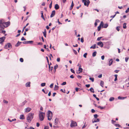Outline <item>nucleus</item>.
Wrapping results in <instances>:
<instances>
[{
	"mask_svg": "<svg viewBox=\"0 0 129 129\" xmlns=\"http://www.w3.org/2000/svg\"><path fill=\"white\" fill-rule=\"evenodd\" d=\"M10 24V22L8 21L6 22H4L3 20H0V28L2 29H4L5 28L8 26Z\"/></svg>",
	"mask_w": 129,
	"mask_h": 129,
	"instance_id": "obj_1",
	"label": "nucleus"
},
{
	"mask_svg": "<svg viewBox=\"0 0 129 129\" xmlns=\"http://www.w3.org/2000/svg\"><path fill=\"white\" fill-rule=\"evenodd\" d=\"M34 113H29L27 116L26 119L27 121L30 123L33 118Z\"/></svg>",
	"mask_w": 129,
	"mask_h": 129,
	"instance_id": "obj_2",
	"label": "nucleus"
},
{
	"mask_svg": "<svg viewBox=\"0 0 129 129\" xmlns=\"http://www.w3.org/2000/svg\"><path fill=\"white\" fill-rule=\"evenodd\" d=\"M45 116V113L43 112L39 111V116L40 120L41 121L43 120Z\"/></svg>",
	"mask_w": 129,
	"mask_h": 129,
	"instance_id": "obj_3",
	"label": "nucleus"
},
{
	"mask_svg": "<svg viewBox=\"0 0 129 129\" xmlns=\"http://www.w3.org/2000/svg\"><path fill=\"white\" fill-rule=\"evenodd\" d=\"M48 120H50L52 117V113L51 111L48 110L47 112Z\"/></svg>",
	"mask_w": 129,
	"mask_h": 129,
	"instance_id": "obj_4",
	"label": "nucleus"
},
{
	"mask_svg": "<svg viewBox=\"0 0 129 129\" xmlns=\"http://www.w3.org/2000/svg\"><path fill=\"white\" fill-rule=\"evenodd\" d=\"M82 2L84 3V5L88 7L90 2L89 0H82Z\"/></svg>",
	"mask_w": 129,
	"mask_h": 129,
	"instance_id": "obj_5",
	"label": "nucleus"
},
{
	"mask_svg": "<svg viewBox=\"0 0 129 129\" xmlns=\"http://www.w3.org/2000/svg\"><path fill=\"white\" fill-rule=\"evenodd\" d=\"M12 46L11 44L10 43H8L5 46L4 48L6 49L9 48L10 49L12 48Z\"/></svg>",
	"mask_w": 129,
	"mask_h": 129,
	"instance_id": "obj_6",
	"label": "nucleus"
},
{
	"mask_svg": "<svg viewBox=\"0 0 129 129\" xmlns=\"http://www.w3.org/2000/svg\"><path fill=\"white\" fill-rule=\"evenodd\" d=\"M77 123L76 122L72 121L71 123L70 124V126L71 127L77 126Z\"/></svg>",
	"mask_w": 129,
	"mask_h": 129,
	"instance_id": "obj_7",
	"label": "nucleus"
},
{
	"mask_svg": "<svg viewBox=\"0 0 129 129\" xmlns=\"http://www.w3.org/2000/svg\"><path fill=\"white\" fill-rule=\"evenodd\" d=\"M5 39V37H3L0 38V44H2L3 42Z\"/></svg>",
	"mask_w": 129,
	"mask_h": 129,
	"instance_id": "obj_8",
	"label": "nucleus"
},
{
	"mask_svg": "<svg viewBox=\"0 0 129 129\" xmlns=\"http://www.w3.org/2000/svg\"><path fill=\"white\" fill-rule=\"evenodd\" d=\"M31 110V108L29 107H27L25 109V112L27 113L29 112Z\"/></svg>",
	"mask_w": 129,
	"mask_h": 129,
	"instance_id": "obj_9",
	"label": "nucleus"
},
{
	"mask_svg": "<svg viewBox=\"0 0 129 129\" xmlns=\"http://www.w3.org/2000/svg\"><path fill=\"white\" fill-rule=\"evenodd\" d=\"M97 45L100 46L101 47H103V44L102 42H99L97 43Z\"/></svg>",
	"mask_w": 129,
	"mask_h": 129,
	"instance_id": "obj_10",
	"label": "nucleus"
},
{
	"mask_svg": "<svg viewBox=\"0 0 129 129\" xmlns=\"http://www.w3.org/2000/svg\"><path fill=\"white\" fill-rule=\"evenodd\" d=\"M55 10L53 11H52V13L51 14V15H50V17L52 18V17H53L55 15Z\"/></svg>",
	"mask_w": 129,
	"mask_h": 129,
	"instance_id": "obj_11",
	"label": "nucleus"
},
{
	"mask_svg": "<svg viewBox=\"0 0 129 129\" xmlns=\"http://www.w3.org/2000/svg\"><path fill=\"white\" fill-rule=\"evenodd\" d=\"M126 96L124 97H122L120 96H119L118 97V99L119 100H124L125 99H126Z\"/></svg>",
	"mask_w": 129,
	"mask_h": 129,
	"instance_id": "obj_12",
	"label": "nucleus"
},
{
	"mask_svg": "<svg viewBox=\"0 0 129 129\" xmlns=\"http://www.w3.org/2000/svg\"><path fill=\"white\" fill-rule=\"evenodd\" d=\"M99 121L100 120L99 118H96V120H94V119H93L92 120V121L93 123H94V122H99Z\"/></svg>",
	"mask_w": 129,
	"mask_h": 129,
	"instance_id": "obj_13",
	"label": "nucleus"
},
{
	"mask_svg": "<svg viewBox=\"0 0 129 129\" xmlns=\"http://www.w3.org/2000/svg\"><path fill=\"white\" fill-rule=\"evenodd\" d=\"M113 60L112 59H111L109 61V66H110L111 65L113 62Z\"/></svg>",
	"mask_w": 129,
	"mask_h": 129,
	"instance_id": "obj_14",
	"label": "nucleus"
},
{
	"mask_svg": "<svg viewBox=\"0 0 129 129\" xmlns=\"http://www.w3.org/2000/svg\"><path fill=\"white\" fill-rule=\"evenodd\" d=\"M43 34L44 37L46 38V31L45 29L44 30V31L43 32Z\"/></svg>",
	"mask_w": 129,
	"mask_h": 129,
	"instance_id": "obj_15",
	"label": "nucleus"
},
{
	"mask_svg": "<svg viewBox=\"0 0 129 129\" xmlns=\"http://www.w3.org/2000/svg\"><path fill=\"white\" fill-rule=\"evenodd\" d=\"M27 102V101L25 100L24 102H23L22 103H21L20 104V106H23L24 105H25V104Z\"/></svg>",
	"mask_w": 129,
	"mask_h": 129,
	"instance_id": "obj_16",
	"label": "nucleus"
},
{
	"mask_svg": "<svg viewBox=\"0 0 129 129\" xmlns=\"http://www.w3.org/2000/svg\"><path fill=\"white\" fill-rule=\"evenodd\" d=\"M22 42L18 41L17 43L15 45V46L16 47H18L19 46L21 43Z\"/></svg>",
	"mask_w": 129,
	"mask_h": 129,
	"instance_id": "obj_17",
	"label": "nucleus"
},
{
	"mask_svg": "<svg viewBox=\"0 0 129 129\" xmlns=\"http://www.w3.org/2000/svg\"><path fill=\"white\" fill-rule=\"evenodd\" d=\"M58 119L57 118H56L55 120L54 124L55 125H56L57 123H58Z\"/></svg>",
	"mask_w": 129,
	"mask_h": 129,
	"instance_id": "obj_18",
	"label": "nucleus"
},
{
	"mask_svg": "<svg viewBox=\"0 0 129 129\" xmlns=\"http://www.w3.org/2000/svg\"><path fill=\"white\" fill-rule=\"evenodd\" d=\"M59 6L58 4H56L55 5V8L56 10H57L59 8Z\"/></svg>",
	"mask_w": 129,
	"mask_h": 129,
	"instance_id": "obj_19",
	"label": "nucleus"
},
{
	"mask_svg": "<svg viewBox=\"0 0 129 129\" xmlns=\"http://www.w3.org/2000/svg\"><path fill=\"white\" fill-rule=\"evenodd\" d=\"M30 82H28L26 83L25 84L26 86L27 87H29L30 86Z\"/></svg>",
	"mask_w": 129,
	"mask_h": 129,
	"instance_id": "obj_20",
	"label": "nucleus"
},
{
	"mask_svg": "<svg viewBox=\"0 0 129 129\" xmlns=\"http://www.w3.org/2000/svg\"><path fill=\"white\" fill-rule=\"evenodd\" d=\"M20 119H24V115L23 114L21 115L20 116Z\"/></svg>",
	"mask_w": 129,
	"mask_h": 129,
	"instance_id": "obj_21",
	"label": "nucleus"
},
{
	"mask_svg": "<svg viewBox=\"0 0 129 129\" xmlns=\"http://www.w3.org/2000/svg\"><path fill=\"white\" fill-rule=\"evenodd\" d=\"M74 5V3H73V1H72L71 5L70 8V10H71L73 9V7Z\"/></svg>",
	"mask_w": 129,
	"mask_h": 129,
	"instance_id": "obj_22",
	"label": "nucleus"
},
{
	"mask_svg": "<svg viewBox=\"0 0 129 129\" xmlns=\"http://www.w3.org/2000/svg\"><path fill=\"white\" fill-rule=\"evenodd\" d=\"M104 82L103 81H101L100 83V85L102 87H103V85L104 84Z\"/></svg>",
	"mask_w": 129,
	"mask_h": 129,
	"instance_id": "obj_23",
	"label": "nucleus"
},
{
	"mask_svg": "<svg viewBox=\"0 0 129 129\" xmlns=\"http://www.w3.org/2000/svg\"><path fill=\"white\" fill-rule=\"evenodd\" d=\"M96 44H94L92 45L90 47V48H92L93 49H95L96 48Z\"/></svg>",
	"mask_w": 129,
	"mask_h": 129,
	"instance_id": "obj_24",
	"label": "nucleus"
},
{
	"mask_svg": "<svg viewBox=\"0 0 129 129\" xmlns=\"http://www.w3.org/2000/svg\"><path fill=\"white\" fill-rule=\"evenodd\" d=\"M97 107L98 108H100L101 110L105 108V107H102L100 106H99Z\"/></svg>",
	"mask_w": 129,
	"mask_h": 129,
	"instance_id": "obj_25",
	"label": "nucleus"
},
{
	"mask_svg": "<svg viewBox=\"0 0 129 129\" xmlns=\"http://www.w3.org/2000/svg\"><path fill=\"white\" fill-rule=\"evenodd\" d=\"M58 86H57L56 85H55L54 89L55 90H56L58 89Z\"/></svg>",
	"mask_w": 129,
	"mask_h": 129,
	"instance_id": "obj_26",
	"label": "nucleus"
},
{
	"mask_svg": "<svg viewBox=\"0 0 129 129\" xmlns=\"http://www.w3.org/2000/svg\"><path fill=\"white\" fill-rule=\"evenodd\" d=\"M34 41H27L28 44H33Z\"/></svg>",
	"mask_w": 129,
	"mask_h": 129,
	"instance_id": "obj_27",
	"label": "nucleus"
},
{
	"mask_svg": "<svg viewBox=\"0 0 129 129\" xmlns=\"http://www.w3.org/2000/svg\"><path fill=\"white\" fill-rule=\"evenodd\" d=\"M126 23H124L123 24V27L125 29L126 28Z\"/></svg>",
	"mask_w": 129,
	"mask_h": 129,
	"instance_id": "obj_28",
	"label": "nucleus"
},
{
	"mask_svg": "<svg viewBox=\"0 0 129 129\" xmlns=\"http://www.w3.org/2000/svg\"><path fill=\"white\" fill-rule=\"evenodd\" d=\"M6 31L5 30H2V29H0V33H3L4 34H5L6 33Z\"/></svg>",
	"mask_w": 129,
	"mask_h": 129,
	"instance_id": "obj_29",
	"label": "nucleus"
},
{
	"mask_svg": "<svg viewBox=\"0 0 129 129\" xmlns=\"http://www.w3.org/2000/svg\"><path fill=\"white\" fill-rule=\"evenodd\" d=\"M114 97H111L110 98L109 101H112L114 100Z\"/></svg>",
	"mask_w": 129,
	"mask_h": 129,
	"instance_id": "obj_30",
	"label": "nucleus"
},
{
	"mask_svg": "<svg viewBox=\"0 0 129 129\" xmlns=\"http://www.w3.org/2000/svg\"><path fill=\"white\" fill-rule=\"evenodd\" d=\"M96 51H94L92 53V56L94 57L95 56L96 54Z\"/></svg>",
	"mask_w": 129,
	"mask_h": 129,
	"instance_id": "obj_31",
	"label": "nucleus"
},
{
	"mask_svg": "<svg viewBox=\"0 0 129 129\" xmlns=\"http://www.w3.org/2000/svg\"><path fill=\"white\" fill-rule=\"evenodd\" d=\"M81 67V65H80L79 67V69L78 71L80 72H82V69Z\"/></svg>",
	"mask_w": 129,
	"mask_h": 129,
	"instance_id": "obj_32",
	"label": "nucleus"
},
{
	"mask_svg": "<svg viewBox=\"0 0 129 129\" xmlns=\"http://www.w3.org/2000/svg\"><path fill=\"white\" fill-rule=\"evenodd\" d=\"M90 90V91L93 92V93H94V91L93 89V88H91L89 90Z\"/></svg>",
	"mask_w": 129,
	"mask_h": 129,
	"instance_id": "obj_33",
	"label": "nucleus"
},
{
	"mask_svg": "<svg viewBox=\"0 0 129 129\" xmlns=\"http://www.w3.org/2000/svg\"><path fill=\"white\" fill-rule=\"evenodd\" d=\"M108 24L107 23H106L104 24V26L103 27L105 28H106L108 27Z\"/></svg>",
	"mask_w": 129,
	"mask_h": 129,
	"instance_id": "obj_34",
	"label": "nucleus"
},
{
	"mask_svg": "<svg viewBox=\"0 0 129 129\" xmlns=\"http://www.w3.org/2000/svg\"><path fill=\"white\" fill-rule=\"evenodd\" d=\"M87 124H86V122H85L84 123V125L82 126V128H85L87 126Z\"/></svg>",
	"mask_w": 129,
	"mask_h": 129,
	"instance_id": "obj_35",
	"label": "nucleus"
},
{
	"mask_svg": "<svg viewBox=\"0 0 129 129\" xmlns=\"http://www.w3.org/2000/svg\"><path fill=\"white\" fill-rule=\"evenodd\" d=\"M58 66L57 64H56L54 66V69H55V71H56V69L57 68Z\"/></svg>",
	"mask_w": 129,
	"mask_h": 129,
	"instance_id": "obj_36",
	"label": "nucleus"
},
{
	"mask_svg": "<svg viewBox=\"0 0 129 129\" xmlns=\"http://www.w3.org/2000/svg\"><path fill=\"white\" fill-rule=\"evenodd\" d=\"M46 83H43L41 84V86L42 87H43L45 85Z\"/></svg>",
	"mask_w": 129,
	"mask_h": 129,
	"instance_id": "obj_37",
	"label": "nucleus"
},
{
	"mask_svg": "<svg viewBox=\"0 0 129 129\" xmlns=\"http://www.w3.org/2000/svg\"><path fill=\"white\" fill-rule=\"evenodd\" d=\"M52 1H51V2L49 6V8L50 9H51V8L52 7Z\"/></svg>",
	"mask_w": 129,
	"mask_h": 129,
	"instance_id": "obj_38",
	"label": "nucleus"
},
{
	"mask_svg": "<svg viewBox=\"0 0 129 129\" xmlns=\"http://www.w3.org/2000/svg\"><path fill=\"white\" fill-rule=\"evenodd\" d=\"M73 51L74 53L75 54L77 55V52L76 51V50H74V49H73Z\"/></svg>",
	"mask_w": 129,
	"mask_h": 129,
	"instance_id": "obj_39",
	"label": "nucleus"
},
{
	"mask_svg": "<svg viewBox=\"0 0 129 129\" xmlns=\"http://www.w3.org/2000/svg\"><path fill=\"white\" fill-rule=\"evenodd\" d=\"M115 125L116 127H120L121 125L119 124H115Z\"/></svg>",
	"mask_w": 129,
	"mask_h": 129,
	"instance_id": "obj_40",
	"label": "nucleus"
},
{
	"mask_svg": "<svg viewBox=\"0 0 129 129\" xmlns=\"http://www.w3.org/2000/svg\"><path fill=\"white\" fill-rule=\"evenodd\" d=\"M89 79L91 80L92 82H93L94 81V78H93L90 77L89 78Z\"/></svg>",
	"mask_w": 129,
	"mask_h": 129,
	"instance_id": "obj_41",
	"label": "nucleus"
},
{
	"mask_svg": "<svg viewBox=\"0 0 129 129\" xmlns=\"http://www.w3.org/2000/svg\"><path fill=\"white\" fill-rule=\"evenodd\" d=\"M101 26L100 25H99L98 27V31H99L101 29Z\"/></svg>",
	"mask_w": 129,
	"mask_h": 129,
	"instance_id": "obj_42",
	"label": "nucleus"
},
{
	"mask_svg": "<svg viewBox=\"0 0 129 129\" xmlns=\"http://www.w3.org/2000/svg\"><path fill=\"white\" fill-rule=\"evenodd\" d=\"M87 53H85L83 55V57L85 58H86V56H87Z\"/></svg>",
	"mask_w": 129,
	"mask_h": 129,
	"instance_id": "obj_43",
	"label": "nucleus"
},
{
	"mask_svg": "<svg viewBox=\"0 0 129 129\" xmlns=\"http://www.w3.org/2000/svg\"><path fill=\"white\" fill-rule=\"evenodd\" d=\"M100 25V26H102L103 27V22L102 21H101L100 23V25Z\"/></svg>",
	"mask_w": 129,
	"mask_h": 129,
	"instance_id": "obj_44",
	"label": "nucleus"
},
{
	"mask_svg": "<svg viewBox=\"0 0 129 129\" xmlns=\"http://www.w3.org/2000/svg\"><path fill=\"white\" fill-rule=\"evenodd\" d=\"M66 84V82H63L61 84V85H65Z\"/></svg>",
	"mask_w": 129,
	"mask_h": 129,
	"instance_id": "obj_45",
	"label": "nucleus"
},
{
	"mask_svg": "<svg viewBox=\"0 0 129 129\" xmlns=\"http://www.w3.org/2000/svg\"><path fill=\"white\" fill-rule=\"evenodd\" d=\"M98 116V115L97 114H95L94 115V117L95 118H97Z\"/></svg>",
	"mask_w": 129,
	"mask_h": 129,
	"instance_id": "obj_46",
	"label": "nucleus"
},
{
	"mask_svg": "<svg viewBox=\"0 0 129 129\" xmlns=\"http://www.w3.org/2000/svg\"><path fill=\"white\" fill-rule=\"evenodd\" d=\"M53 84L52 83L50 86V87L51 88H52L53 87Z\"/></svg>",
	"mask_w": 129,
	"mask_h": 129,
	"instance_id": "obj_47",
	"label": "nucleus"
},
{
	"mask_svg": "<svg viewBox=\"0 0 129 129\" xmlns=\"http://www.w3.org/2000/svg\"><path fill=\"white\" fill-rule=\"evenodd\" d=\"M84 41V39L83 37H82L81 39V42L82 43H83Z\"/></svg>",
	"mask_w": 129,
	"mask_h": 129,
	"instance_id": "obj_48",
	"label": "nucleus"
},
{
	"mask_svg": "<svg viewBox=\"0 0 129 129\" xmlns=\"http://www.w3.org/2000/svg\"><path fill=\"white\" fill-rule=\"evenodd\" d=\"M20 61L21 62H23V59L22 58H20Z\"/></svg>",
	"mask_w": 129,
	"mask_h": 129,
	"instance_id": "obj_49",
	"label": "nucleus"
},
{
	"mask_svg": "<svg viewBox=\"0 0 129 129\" xmlns=\"http://www.w3.org/2000/svg\"><path fill=\"white\" fill-rule=\"evenodd\" d=\"M27 41H25L23 42V43L24 44H28Z\"/></svg>",
	"mask_w": 129,
	"mask_h": 129,
	"instance_id": "obj_50",
	"label": "nucleus"
},
{
	"mask_svg": "<svg viewBox=\"0 0 129 129\" xmlns=\"http://www.w3.org/2000/svg\"><path fill=\"white\" fill-rule=\"evenodd\" d=\"M70 70L71 72L74 73H75V71L74 70H73L72 69H71Z\"/></svg>",
	"mask_w": 129,
	"mask_h": 129,
	"instance_id": "obj_51",
	"label": "nucleus"
},
{
	"mask_svg": "<svg viewBox=\"0 0 129 129\" xmlns=\"http://www.w3.org/2000/svg\"><path fill=\"white\" fill-rule=\"evenodd\" d=\"M102 37H101L98 38L97 39V40L98 41H100L101 40V39L102 38Z\"/></svg>",
	"mask_w": 129,
	"mask_h": 129,
	"instance_id": "obj_52",
	"label": "nucleus"
},
{
	"mask_svg": "<svg viewBox=\"0 0 129 129\" xmlns=\"http://www.w3.org/2000/svg\"><path fill=\"white\" fill-rule=\"evenodd\" d=\"M3 102L4 103H5V104H7L8 103V102L7 101H6L5 100H4Z\"/></svg>",
	"mask_w": 129,
	"mask_h": 129,
	"instance_id": "obj_53",
	"label": "nucleus"
},
{
	"mask_svg": "<svg viewBox=\"0 0 129 129\" xmlns=\"http://www.w3.org/2000/svg\"><path fill=\"white\" fill-rule=\"evenodd\" d=\"M129 11V8H128L125 11V13H127Z\"/></svg>",
	"mask_w": 129,
	"mask_h": 129,
	"instance_id": "obj_54",
	"label": "nucleus"
},
{
	"mask_svg": "<svg viewBox=\"0 0 129 129\" xmlns=\"http://www.w3.org/2000/svg\"><path fill=\"white\" fill-rule=\"evenodd\" d=\"M128 58L127 57H126L125 58V61L126 62H127L128 60Z\"/></svg>",
	"mask_w": 129,
	"mask_h": 129,
	"instance_id": "obj_55",
	"label": "nucleus"
},
{
	"mask_svg": "<svg viewBox=\"0 0 129 129\" xmlns=\"http://www.w3.org/2000/svg\"><path fill=\"white\" fill-rule=\"evenodd\" d=\"M119 27H120L119 26H117L116 27V29L118 31H119Z\"/></svg>",
	"mask_w": 129,
	"mask_h": 129,
	"instance_id": "obj_56",
	"label": "nucleus"
},
{
	"mask_svg": "<svg viewBox=\"0 0 129 129\" xmlns=\"http://www.w3.org/2000/svg\"><path fill=\"white\" fill-rule=\"evenodd\" d=\"M44 129H49V127L48 126H45Z\"/></svg>",
	"mask_w": 129,
	"mask_h": 129,
	"instance_id": "obj_57",
	"label": "nucleus"
},
{
	"mask_svg": "<svg viewBox=\"0 0 129 129\" xmlns=\"http://www.w3.org/2000/svg\"><path fill=\"white\" fill-rule=\"evenodd\" d=\"M21 40L22 41H24V40H26V39L24 38L23 37H22L21 39Z\"/></svg>",
	"mask_w": 129,
	"mask_h": 129,
	"instance_id": "obj_58",
	"label": "nucleus"
},
{
	"mask_svg": "<svg viewBox=\"0 0 129 129\" xmlns=\"http://www.w3.org/2000/svg\"><path fill=\"white\" fill-rule=\"evenodd\" d=\"M101 59L102 60H103L104 59L105 56L104 55H102L101 56Z\"/></svg>",
	"mask_w": 129,
	"mask_h": 129,
	"instance_id": "obj_59",
	"label": "nucleus"
},
{
	"mask_svg": "<svg viewBox=\"0 0 129 129\" xmlns=\"http://www.w3.org/2000/svg\"><path fill=\"white\" fill-rule=\"evenodd\" d=\"M85 86L86 87L88 88V87H89V86H90V85L89 84H86L85 85Z\"/></svg>",
	"mask_w": 129,
	"mask_h": 129,
	"instance_id": "obj_60",
	"label": "nucleus"
},
{
	"mask_svg": "<svg viewBox=\"0 0 129 129\" xmlns=\"http://www.w3.org/2000/svg\"><path fill=\"white\" fill-rule=\"evenodd\" d=\"M111 122L112 123L114 124L115 123V122H116V121H114L113 120H111Z\"/></svg>",
	"mask_w": 129,
	"mask_h": 129,
	"instance_id": "obj_61",
	"label": "nucleus"
},
{
	"mask_svg": "<svg viewBox=\"0 0 129 129\" xmlns=\"http://www.w3.org/2000/svg\"><path fill=\"white\" fill-rule=\"evenodd\" d=\"M116 15V14H114L113 16H110V18H114Z\"/></svg>",
	"mask_w": 129,
	"mask_h": 129,
	"instance_id": "obj_62",
	"label": "nucleus"
},
{
	"mask_svg": "<svg viewBox=\"0 0 129 129\" xmlns=\"http://www.w3.org/2000/svg\"><path fill=\"white\" fill-rule=\"evenodd\" d=\"M77 77L78 78L81 79L82 78V76L80 75H78Z\"/></svg>",
	"mask_w": 129,
	"mask_h": 129,
	"instance_id": "obj_63",
	"label": "nucleus"
},
{
	"mask_svg": "<svg viewBox=\"0 0 129 129\" xmlns=\"http://www.w3.org/2000/svg\"><path fill=\"white\" fill-rule=\"evenodd\" d=\"M91 111L92 112V113H94L95 112V110L93 109H92Z\"/></svg>",
	"mask_w": 129,
	"mask_h": 129,
	"instance_id": "obj_64",
	"label": "nucleus"
}]
</instances>
